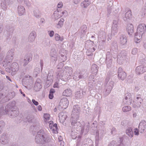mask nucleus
<instances>
[{
	"label": "nucleus",
	"instance_id": "393cba45",
	"mask_svg": "<svg viewBox=\"0 0 146 146\" xmlns=\"http://www.w3.org/2000/svg\"><path fill=\"white\" fill-rule=\"evenodd\" d=\"M126 29L128 34L130 35H132L134 32L133 25L131 24H128L126 27Z\"/></svg>",
	"mask_w": 146,
	"mask_h": 146
},
{
	"label": "nucleus",
	"instance_id": "338daca9",
	"mask_svg": "<svg viewBox=\"0 0 146 146\" xmlns=\"http://www.w3.org/2000/svg\"><path fill=\"white\" fill-rule=\"evenodd\" d=\"M4 84V83L3 82H0V91L3 89Z\"/></svg>",
	"mask_w": 146,
	"mask_h": 146
},
{
	"label": "nucleus",
	"instance_id": "9b49d317",
	"mask_svg": "<svg viewBox=\"0 0 146 146\" xmlns=\"http://www.w3.org/2000/svg\"><path fill=\"white\" fill-rule=\"evenodd\" d=\"M9 142V138L5 133L1 135L0 138V144L1 145H6Z\"/></svg>",
	"mask_w": 146,
	"mask_h": 146
},
{
	"label": "nucleus",
	"instance_id": "a211bd4d",
	"mask_svg": "<svg viewBox=\"0 0 146 146\" xmlns=\"http://www.w3.org/2000/svg\"><path fill=\"white\" fill-rule=\"evenodd\" d=\"M146 30V25L144 23H141L139 25L137 29V32L141 34H144Z\"/></svg>",
	"mask_w": 146,
	"mask_h": 146
},
{
	"label": "nucleus",
	"instance_id": "49530a36",
	"mask_svg": "<svg viewBox=\"0 0 146 146\" xmlns=\"http://www.w3.org/2000/svg\"><path fill=\"white\" fill-rule=\"evenodd\" d=\"M81 33L83 34H85L87 31V27L86 25H83L81 28Z\"/></svg>",
	"mask_w": 146,
	"mask_h": 146
},
{
	"label": "nucleus",
	"instance_id": "20e7f679",
	"mask_svg": "<svg viewBox=\"0 0 146 146\" xmlns=\"http://www.w3.org/2000/svg\"><path fill=\"white\" fill-rule=\"evenodd\" d=\"M127 57V52L124 50L121 51L117 56V62L120 65L123 64L126 61Z\"/></svg>",
	"mask_w": 146,
	"mask_h": 146
},
{
	"label": "nucleus",
	"instance_id": "0eeeda50",
	"mask_svg": "<svg viewBox=\"0 0 146 146\" xmlns=\"http://www.w3.org/2000/svg\"><path fill=\"white\" fill-rule=\"evenodd\" d=\"M78 119H74L71 118V127L72 129H76V131L80 130L81 129V123L77 121Z\"/></svg>",
	"mask_w": 146,
	"mask_h": 146
},
{
	"label": "nucleus",
	"instance_id": "e433bc0d",
	"mask_svg": "<svg viewBox=\"0 0 146 146\" xmlns=\"http://www.w3.org/2000/svg\"><path fill=\"white\" fill-rule=\"evenodd\" d=\"M33 14L34 16L37 18H39L41 17V13L39 10L37 9H36L34 10Z\"/></svg>",
	"mask_w": 146,
	"mask_h": 146
},
{
	"label": "nucleus",
	"instance_id": "864d4df0",
	"mask_svg": "<svg viewBox=\"0 0 146 146\" xmlns=\"http://www.w3.org/2000/svg\"><path fill=\"white\" fill-rule=\"evenodd\" d=\"M79 71V73H78V74L82 75V76H84L87 77L88 76L87 73L85 70H82L81 71L79 72V70H78Z\"/></svg>",
	"mask_w": 146,
	"mask_h": 146
},
{
	"label": "nucleus",
	"instance_id": "a18cd8bd",
	"mask_svg": "<svg viewBox=\"0 0 146 146\" xmlns=\"http://www.w3.org/2000/svg\"><path fill=\"white\" fill-rule=\"evenodd\" d=\"M41 70L40 68L39 67H36L35 68L34 70L33 74L36 77L38 74L40 73Z\"/></svg>",
	"mask_w": 146,
	"mask_h": 146
},
{
	"label": "nucleus",
	"instance_id": "c85d7f7f",
	"mask_svg": "<svg viewBox=\"0 0 146 146\" xmlns=\"http://www.w3.org/2000/svg\"><path fill=\"white\" fill-rule=\"evenodd\" d=\"M127 38L125 35H121L119 38V43L121 45H125L127 42Z\"/></svg>",
	"mask_w": 146,
	"mask_h": 146
},
{
	"label": "nucleus",
	"instance_id": "052dcab7",
	"mask_svg": "<svg viewBox=\"0 0 146 146\" xmlns=\"http://www.w3.org/2000/svg\"><path fill=\"white\" fill-rule=\"evenodd\" d=\"M51 60L53 62L56 61L57 60V56H51Z\"/></svg>",
	"mask_w": 146,
	"mask_h": 146
},
{
	"label": "nucleus",
	"instance_id": "4468645a",
	"mask_svg": "<svg viewBox=\"0 0 146 146\" xmlns=\"http://www.w3.org/2000/svg\"><path fill=\"white\" fill-rule=\"evenodd\" d=\"M6 30L7 31V35H6L4 34V36L6 37V39L8 40L10 37V35L12 33L14 30V29L13 26L8 25L6 27Z\"/></svg>",
	"mask_w": 146,
	"mask_h": 146
},
{
	"label": "nucleus",
	"instance_id": "9d476101",
	"mask_svg": "<svg viewBox=\"0 0 146 146\" xmlns=\"http://www.w3.org/2000/svg\"><path fill=\"white\" fill-rule=\"evenodd\" d=\"M66 73V71H64L63 69H59L56 72V77L58 78L64 80V78L65 77H67V76H66V74H65Z\"/></svg>",
	"mask_w": 146,
	"mask_h": 146
},
{
	"label": "nucleus",
	"instance_id": "f704fd0d",
	"mask_svg": "<svg viewBox=\"0 0 146 146\" xmlns=\"http://www.w3.org/2000/svg\"><path fill=\"white\" fill-rule=\"evenodd\" d=\"M36 37V34L35 32H32L31 33L29 37V41L30 42H33L34 41Z\"/></svg>",
	"mask_w": 146,
	"mask_h": 146
},
{
	"label": "nucleus",
	"instance_id": "2eb2a0df",
	"mask_svg": "<svg viewBox=\"0 0 146 146\" xmlns=\"http://www.w3.org/2000/svg\"><path fill=\"white\" fill-rule=\"evenodd\" d=\"M112 56L110 53L108 52L106 54V63L108 68L110 67L112 64Z\"/></svg>",
	"mask_w": 146,
	"mask_h": 146
},
{
	"label": "nucleus",
	"instance_id": "5701e85b",
	"mask_svg": "<svg viewBox=\"0 0 146 146\" xmlns=\"http://www.w3.org/2000/svg\"><path fill=\"white\" fill-rule=\"evenodd\" d=\"M139 128L140 132L141 133H143L146 128V121L144 120L142 121L139 123Z\"/></svg>",
	"mask_w": 146,
	"mask_h": 146
},
{
	"label": "nucleus",
	"instance_id": "603ef678",
	"mask_svg": "<svg viewBox=\"0 0 146 146\" xmlns=\"http://www.w3.org/2000/svg\"><path fill=\"white\" fill-rule=\"evenodd\" d=\"M64 20L63 18H61L59 21L58 22V24L57 25L59 26L60 27H61L62 26L64 22Z\"/></svg>",
	"mask_w": 146,
	"mask_h": 146
},
{
	"label": "nucleus",
	"instance_id": "5fc2aeb1",
	"mask_svg": "<svg viewBox=\"0 0 146 146\" xmlns=\"http://www.w3.org/2000/svg\"><path fill=\"white\" fill-rule=\"evenodd\" d=\"M94 84V80H91L89 82H88V86L90 88H89V89L91 90L92 89H90L93 88V84Z\"/></svg>",
	"mask_w": 146,
	"mask_h": 146
},
{
	"label": "nucleus",
	"instance_id": "09e8293b",
	"mask_svg": "<svg viewBox=\"0 0 146 146\" xmlns=\"http://www.w3.org/2000/svg\"><path fill=\"white\" fill-rule=\"evenodd\" d=\"M34 116L32 115H29L27 118V120L29 122H31L34 119Z\"/></svg>",
	"mask_w": 146,
	"mask_h": 146
},
{
	"label": "nucleus",
	"instance_id": "4be33fe9",
	"mask_svg": "<svg viewBox=\"0 0 146 146\" xmlns=\"http://www.w3.org/2000/svg\"><path fill=\"white\" fill-rule=\"evenodd\" d=\"M41 81L39 78L37 79L34 85V89L36 91H38L41 88L42 86Z\"/></svg>",
	"mask_w": 146,
	"mask_h": 146
},
{
	"label": "nucleus",
	"instance_id": "f3484780",
	"mask_svg": "<svg viewBox=\"0 0 146 146\" xmlns=\"http://www.w3.org/2000/svg\"><path fill=\"white\" fill-rule=\"evenodd\" d=\"M123 101L125 104L128 105H130L131 104L132 101V99L130 93H127L125 94Z\"/></svg>",
	"mask_w": 146,
	"mask_h": 146
},
{
	"label": "nucleus",
	"instance_id": "c756f323",
	"mask_svg": "<svg viewBox=\"0 0 146 146\" xmlns=\"http://www.w3.org/2000/svg\"><path fill=\"white\" fill-rule=\"evenodd\" d=\"M17 11L18 14L19 16L23 15L25 13V9L24 7L21 5L18 6Z\"/></svg>",
	"mask_w": 146,
	"mask_h": 146
},
{
	"label": "nucleus",
	"instance_id": "bf43d9fd",
	"mask_svg": "<svg viewBox=\"0 0 146 146\" xmlns=\"http://www.w3.org/2000/svg\"><path fill=\"white\" fill-rule=\"evenodd\" d=\"M137 52V48H133L131 51V54L133 55L135 54Z\"/></svg>",
	"mask_w": 146,
	"mask_h": 146
},
{
	"label": "nucleus",
	"instance_id": "a878e982",
	"mask_svg": "<svg viewBox=\"0 0 146 146\" xmlns=\"http://www.w3.org/2000/svg\"><path fill=\"white\" fill-rule=\"evenodd\" d=\"M78 73H79V71L77 70L74 74L73 78L75 80L78 81L80 79H84L86 78V77L84 76H82V75L78 74Z\"/></svg>",
	"mask_w": 146,
	"mask_h": 146
},
{
	"label": "nucleus",
	"instance_id": "423d86ee",
	"mask_svg": "<svg viewBox=\"0 0 146 146\" xmlns=\"http://www.w3.org/2000/svg\"><path fill=\"white\" fill-rule=\"evenodd\" d=\"M80 109L78 105H75L73 107V110L71 114V118L74 119H78Z\"/></svg>",
	"mask_w": 146,
	"mask_h": 146
},
{
	"label": "nucleus",
	"instance_id": "2f4dec72",
	"mask_svg": "<svg viewBox=\"0 0 146 146\" xmlns=\"http://www.w3.org/2000/svg\"><path fill=\"white\" fill-rule=\"evenodd\" d=\"M143 34L136 32L135 35L134 41L136 43H139L141 40Z\"/></svg>",
	"mask_w": 146,
	"mask_h": 146
},
{
	"label": "nucleus",
	"instance_id": "e2e57ef3",
	"mask_svg": "<svg viewBox=\"0 0 146 146\" xmlns=\"http://www.w3.org/2000/svg\"><path fill=\"white\" fill-rule=\"evenodd\" d=\"M64 66V64L62 63H59L57 65V68L58 69H61V68Z\"/></svg>",
	"mask_w": 146,
	"mask_h": 146
},
{
	"label": "nucleus",
	"instance_id": "8fccbe9b",
	"mask_svg": "<svg viewBox=\"0 0 146 146\" xmlns=\"http://www.w3.org/2000/svg\"><path fill=\"white\" fill-rule=\"evenodd\" d=\"M14 50L13 49H11V50H9L7 53V55L8 56H10L13 57L14 55Z\"/></svg>",
	"mask_w": 146,
	"mask_h": 146
},
{
	"label": "nucleus",
	"instance_id": "37998d69",
	"mask_svg": "<svg viewBox=\"0 0 146 146\" xmlns=\"http://www.w3.org/2000/svg\"><path fill=\"white\" fill-rule=\"evenodd\" d=\"M94 42L90 40H89L86 42L85 46L86 47L88 48L89 47L92 46H93Z\"/></svg>",
	"mask_w": 146,
	"mask_h": 146
},
{
	"label": "nucleus",
	"instance_id": "69168bd1",
	"mask_svg": "<svg viewBox=\"0 0 146 146\" xmlns=\"http://www.w3.org/2000/svg\"><path fill=\"white\" fill-rule=\"evenodd\" d=\"M44 118L46 119H49L50 117V115L46 113L44 114Z\"/></svg>",
	"mask_w": 146,
	"mask_h": 146
},
{
	"label": "nucleus",
	"instance_id": "79ce46f5",
	"mask_svg": "<svg viewBox=\"0 0 146 146\" xmlns=\"http://www.w3.org/2000/svg\"><path fill=\"white\" fill-rule=\"evenodd\" d=\"M54 38L56 41H62L64 40L63 36L61 37L58 34H55L54 35Z\"/></svg>",
	"mask_w": 146,
	"mask_h": 146
},
{
	"label": "nucleus",
	"instance_id": "39448f33",
	"mask_svg": "<svg viewBox=\"0 0 146 146\" xmlns=\"http://www.w3.org/2000/svg\"><path fill=\"white\" fill-rule=\"evenodd\" d=\"M69 102L66 98H63L61 99L59 102L58 108L60 110L61 109H65L68 106Z\"/></svg>",
	"mask_w": 146,
	"mask_h": 146
},
{
	"label": "nucleus",
	"instance_id": "f257e3e1",
	"mask_svg": "<svg viewBox=\"0 0 146 146\" xmlns=\"http://www.w3.org/2000/svg\"><path fill=\"white\" fill-rule=\"evenodd\" d=\"M51 140L50 137L43 129H40L37 132L35 139L36 143L41 144L48 143Z\"/></svg>",
	"mask_w": 146,
	"mask_h": 146
},
{
	"label": "nucleus",
	"instance_id": "680f3d73",
	"mask_svg": "<svg viewBox=\"0 0 146 146\" xmlns=\"http://www.w3.org/2000/svg\"><path fill=\"white\" fill-rule=\"evenodd\" d=\"M5 125V123L4 122L2 121H0V129H2V128L4 127Z\"/></svg>",
	"mask_w": 146,
	"mask_h": 146
},
{
	"label": "nucleus",
	"instance_id": "f03ea898",
	"mask_svg": "<svg viewBox=\"0 0 146 146\" xmlns=\"http://www.w3.org/2000/svg\"><path fill=\"white\" fill-rule=\"evenodd\" d=\"M5 114H8L10 117L14 118L19 115V112L16 107L11 103L7 104L4 110Z\"/></svg>",
	"mask_w": 146,
	"mask_h": 146
},
{
	"label": "nucleus",
	"instance_id": "4c0bfd02",
	"mask_svg": "<svg viewBox=\"0 0 146 146\" xmlns=\"http://www.w3.org/2000/svg\"><path fill=\"white\" fill-rule=\"evenodd\" d=\"M72 94V91L70 89L65 90L63 93V95L66 96H69Z\"/></svg>",
	"mask_w": 146,
	"mask_h": 146
},
{
	"label": "nucleus",
	"instance_id": "412c9836",
	"mask_svg": "<svg viewBox=\"0 0 146 146\" xmlns=\"http://www.w3.org/2000/svg\"><path fill=\"white\" fill-rule=\"evenodd\" d=\"M19 66L18 64L16 62L13 63L11 66V69L12 71V74H15L18 70Z\"/></svg>",
	"mask_w": 146,
	"mask_h": 146
},
{
	"label": "nucleus",
	"instance_id": "6ab92c4d",
	"mask_svg": "<svg viewBox=\"0 0 146 146\" xmlns=\"http://www.w3.org/2000/svg\"><path fill=\"white\" fill-rule=\"evenodd\" d=\"M13 1V0H4V1L1 3V7L4 10H6L8 5L12 4Z\"/></svg>",
	"mask_w": 146,
	"mask_h": 146
},
{
	"label": "nucleus",
	"instance_id": "de8ad7c7",
	"mask_svg": "<svg viewBox=\"0 0 146 146\" xmlns=\"http://www.w3.org/2000/svg\"><path fill=\"white\" fill-rule=\"evenodd\" d=\"M131 109L130 106H125L123 107L122 110L124 112H127L131 110Z\"/></svg>",
	"mask_w": 146,
	"mask_h": 146
},
{
	"label": "nucleus",
	"instance_id": "c03bdc74",
	"mask_svg": "<svg viewBox=\"0 0 146 146\" xmlns=\"http://www.w3.org/2000/svg\"><path fill=\"white\" fill-rule=\"evenodd\" d=\"M117 26H112L111 30V33L114 35L115 33H117Z\"/></svg>",
	"mask_w": 146,
	"mask_h": 146
},
{
	"label": "nucleus",
	"instance_id": "6e6d98bb",
	"mask_svg": "<svg viewBox=\"0 0 146 146\" xmlns=\"http://www.w3.org/2000/svg\"><path fill=\"white\" fill-rule=\"evenodd\" d=\"M76 95H78V97L79 98H81L83 97L84 95L83 91H82V92H80V91L77 92L76 93Z\"/></svg>",
	"mask_w": 146,
	"mask_h": 146
},
{
	"label": "nucleus",
	"instance_id": "4d7b16f0",
	"mask_svg": "<svg viewBox=\"0 0 146 146\" xmlns=\"http://www.w3.org/2000/svg\"><path fill=\"white\" fill-rule=\"evenodd\" d=\"M51 127V129H52V130L54 131V132H55L56 131V130L57 129V124H54V125H53L52 127H52Z\"/></svg>",
	"mask_w": 146,
	"mask_h": 146
},
{
	"label": "nucleus",
	"instance_id": "0e129e2a",
	"mask_svg": "<svg viewBox=\"0 0 146 146\" xmlns=\"http://www.w3.org/2000/svg\"><path fill=\"white\" fill-rule=\"evenodd\" d=\"M48 34L50 37H52L53 36L54 34V32L53 31H48Z\"/></svg>",
	"mask_w": 146,
	"mask_h": 146
},
{
	"label": "nucleus",
	"instance_id": "72a5a7b5",
	"mask_svg": "<svg viewBox=\"0 0 146 146\" xmlns=\"http://www.w3.org/2000/svg\"><path fill=\"white\" fill-rule=\"evenodd\" d=\"M126 133L130 137H132L133 136V128L131 127H128L126 130Z\"/></svg>",
	"mask_w": 146,
	"mask_h": 146
},
{
	"label": "nucleus",
	"instance_id": "ea45409f",
	"mask_svg": "<svg viewBox=\"0 0 146 146\" xmlns=\"http://www.w3.org/2000/svg\"><path fill=\"white\" fill-rule=\"evenodd\" d=\"M90 4V2L88 0H85L81 3V5L82 7L85 8L87 7Z\"/></svg>",
	"mask_w": 146,
	"mask_h": 146
},
{
	"label": "nucleus",
	"instance_id": "774afa93",
	"mask_svg": "<svg viewBox=\"0 0 146 146\" xmlns=\"http://www.w3.org/2000/svg\"><path fill=\"white\" fill-rule=\"evenodd\" d=\"M24 59L25 60H26L29 62L31 60L30 57L29 56H27L25 57Z\"/></svg>",
	"mask_w": 146,
	"mask_h": 146
},
{
	"label": "nucleus",
	"instance_id": "a19ab883",
	"mask_svg": "<svg viewBox=\"0 0 146 146\" xmlns=\"http://www.w3.org/2000/svg\"><path fill=\"white\" fill-rule=\"evenodd\" d=\"M61 16L59 14L58 12L55 11L53 15H52V17L54 20H56L60 18Z\"/></svg>",
	"mask_w": 146,
	"mask_h": 146
},
{
	"label": "nucleus",
	"instance_id": "bb28decb",
	"mask_svg": "<svg viewBox=\"0 0 146 146\" xmlns=\"http://www.w3.org/2000/svg\"><path fill=\"white\" fill-rule=\"evenodd\" d=\"M59 120L61 123H63L66 120L67 116L66 113L64 112H60L59 114Z\"/></svg>",
	"mask_w": 146,
	"mask_h": 146
},
{
	"label": "nucleus",
	"instance_id": "b1692460",
	"mask_svg": "<svg viewBox=\"0 0 146 146\" xmlns=\"http://www.w3.org/2000/svg\"><path fill=\"white\" fill-rule=\"evenodd\" d=\"M142 100L141 98L140 97H137L136 100L135 102H134V104L133 107L135 108H139L141 106V103Z\"/></svg>",
	"mask_w": 146,
	"mask_h": 146
},
{
	"label": "nucleus",
	"instance_id": "7ed1b4c3",
	"mask_svg": "<svg viewBox=\"0 0 146 146\" xmlns=\"http://www.w3.org/2000/svg\"><path fill=\"white\" fill-rule=\"evenodd\" d=\"M114 82L111 80H110L109 76H107L106 78L104 85L105 87V93L106 95L109 94L114 86Z\"/></svg>",
	"mask_w": 146,
	"mask_h": 146
},
{
	"label": "nucleus",
	"instance_id": "3c124183",
	"mask_svg": "<svg viewBox=\"0 0 146 146\" xmlns=\"http://www.w3.org/2000/svg\"><path fill=\"white\" fill-rule=\"evenodd\" d=\"M51 56H56V49L54 48L52 49L50 53Z\"/></svg>",
	"mask_w": 146,
	"mask_h": 146
},
{
	"label": "nucleus",
	"instance_id": "1a4fd4ad",
	"mask_svg": "<svg viewBox=\"0 0 146 146\" xmlns=\"http://www.w3.org/2000/svg\"><path fill=\"white\" fill-rule=\"evenodd\" d=\"M106 33L103 31H100L98 34L99 45H103L104 44L106 40Z\"/></svg>",
	"mask_w": 146,
	"mask_h": 146
},
{
	"label": "nucleus",
	"instance_id": "c9c22d12",
	"mask_svg": "<svg viewBox=\"0 0 146 146\" xmlns=\"http://www.w3.org/2000/svg\"><path fill=\"white\" fill-rule=\"evenodd\" d=\"M98 67L95 64H93L91 66V72L92 73L96 74L98 70Z\"/></svg>",
	"mask_w": 146,
	"mask_h": 146
},
{
	"label": "nucleus",
	"instance_id": "473e14b6",
	"mask_svg": "<svg viewBox=\"0 0 146 146\" xmlns=\"http://www.w3.org/2000/svg\"><path fill=\"white\" fill-rule=\"evenodd\" d=\"M90 128V125L89 123L87 124H85L83 127H81V132L83 133L84 132L86 134L87 132H88Z\"/></svg>",
	"mask_w": 146,
	"mask_h": 146
},
{
	"label": "nucleus",
	"instance_id": "6e6552de",
	"mask_svg": "<svg viewBox=\"0 0 146 146\" xmlns=\"http://www.w3.org/2000/svg\"><path fill=\"white\" fill-rule=\"evenodd\" d=\"M22 83L23 85L31 86L33 84L32 77L29 75L25 76L23 79Z\"/></svg>",
	"mask_w": 146,
	"mask_h": 146
},
{
	"label": "nucleus",
	"instance_id": "7c9ffc66",
	"mask_svg": "<svg viewBox=\"0 0 146 146\" xmlns=\"http://www.w3.org/2000/svg\"><path fill=\"white\" fill-rule=\"evenodd\" d=\"M132 18V14L131 11L129 10L125 13V17L123 18L125 21H127L128 20H130Z\"/></svg>",
	"mask_w": 146,
	"mask_h": 146
},
{
	"label": "nucleus",
	"instance_id": "aec40b11",
	"mask_svg": "<svg viewBox=\"0 0 146 146\" xmlns=\"http://www.w3.org/2000/svg\"><path fill=\"white\" fill-rule=\"evenodd\" d=\"M146 71V67L143 65L137 66L136 68V72L137 75L142 74Z\"/></svg>",
	"mask_w": 146,
	"mask_h": 146
},
{
	"label": "nucleus",
	"instance_id": "cd10ccee",
	"mask_svg": "<svg viewBox=\"0 0 146 146\" xmlns=\"http://www.w3.org/2000/svg\"><path fill=\"white\" fill-rule=\"evenodd\" d=\"M67 51L64 49L62 50L60 54L61 56V59L62 62H64L66 60Z\"/></svg>",
	"mask_w": 146,
	"mask_h": 146
},
{
	"label": "nucleus",
	"instance_id": "f8f14e48",
	"mask_svg": "<svg viewBox=\"0 0 146 146\" xmlns=\"http://www.w3.org/2000/svg\"><path fill=\"white\" fill-rule=\"evenodd\" d=\"M105 131L103 129H99L96 131V143H98L99 140V137H102L105 134Z\"/></svg>",
	"mask_w": 146,
	"mask_h": 146
},
{
	"label": "nucleus",
	"instance_id": "13d9d810",
	"mask_svg": "<svg viewBox=\"0 0 146 146\" xmlns=\"http://www.w3.org/2000/svg\"><path fill=\"white\" fill-rule=\"evenodd\" d=\"M108 4H109L108 6V8L111 9L113 5V1L112 0H110Z\"/></svg>",
	"mask_w": 146,
	"mask_h": 146
},
{
	"label": "nucleus",
	"instance_id": "dca6fc26",
	"mask_svg": "<svg viewBox=\"0 0 146 146\" xmlns=\"http://www.w3.org/2000/svg\"><path fill=\"white\" fill-rule=\"evenodd\" d=\"M126 76V73L121 68H119L118 70V77L119 79L123 80L125 78Z\"/></svg>",
	"mask_w": 146,
	"mask_h": 146
},
{
	"label": "nucleus",
	"instance_id": "ddd939ff",
	"mask_svg": "<svg viewBox=\"0 0 146 146\" xmlns=\"http://www.w3.org/2000/svg\"><path fill=\"white\" fill-rule=\"evenodd\" d=\"M13 56H8L7 55L5 58L2 63L3 66L5 67H7L10 66L11 62L13 59Z\"/></svg>",
	"mask_w": 146,
	"mask_h": 146
},
{
	"label": "nucleus",
	"instance_id": "58836bf2",
	"mask_svg": "<svg viewBox=\"0 0 146 146\" xmlns=\"http://www.w3.org/2000/svg\"><path fill=\"white\" fill-rule=\"evenodd\" d=\"M95 50V48H89L86 51V54L88 56H91L93 55V52Z\"/></svg>",
	"mask_w": 146,
	"mask_h": 146
}]
</instances>
